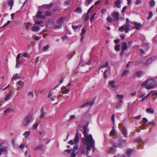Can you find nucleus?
I'll list each match as a JSON object with an SVG mask.
<instances>
[{"label":"nucleus","mask_w":157,"mask_h":157,"mask_svg":"<svg viewBox=\"0 0 157 157\" xmlns=\"http://www.w3.org/2000/svg\"><path fill=\"white\" fill-rule=\"evenodd\" d=\"M156 85L155 81L152 79H148L143 82L141 84L142 87L145 86V88L147 90H150L155 88Z\"/></svg>","instance_id":"f257e3e1"},{"label":"nucleus","mask_w":157,"mask_h":157,"mask_svg":"<svg viewBox=\"0 0 157 157\" xmlns=\"http://www.w3.org/2000/svg\"><path fill=\"white\" fill-rule=\"evenodd\" d=\"M82 142L84 145L87 146L86 150L87 152L91 150V147L92 148L93 152L95 151V148L94 147L95 140L93 139L89 141L86 142L84 138L82 139Z\"/></svg>","instance_id":"f03ea898"},{"label":"nucleus","mask_w":157,"mask_h":157,"mask_svg":"<svg viewBox=\"0 0 157 157\" xmlns=\"http://www.w3.org/2000/svg\"><path fill=\"white\" fill-rule=\"evenodd\" d=\"M83 134L84 135L85 138H83L84 139V140L86 142L89 141V140H92L93 139L92 136L91 134L87 135V127L86 126H83Z\"/></svg>","instance_id":"7ed1b4c3"},{"label":"nucleus","mask_w":157,"mask_h":157,"mask_svg":"<svg viewBox=\"0 0 157 157\" xmlns=\"http://www.w3.org/2000/svg\"><path fill=\"white\" fill-rule=\"evenodd\" d=\"M33 120V115L31 114L27 115L23 120L22 124L23 126H25Z\"/></svg>","instance_id":"20e7f679"},{"label":"nucleus","mask_w":157,"mask_h":157,"mask_svg":"<svg viewBox=\"0 0 157 157\" xmlns=\"http://www.w3.org/2000/svg\"><path fill=\"white\" fill-rule=\"evenodd\" d=\"M119 128L121 130L124 136L125 137H127V131L125 127L123 125L122 123L119 124Z\"/></svg>","instance_id":"39448f33"},{"label":"nucleus","mask_w":157,"mask_h":157,"mask_svg":"<svg viewBox=\"0 0 157 157\" xmlns=\"http://www.w3.org/2000/svg\"><path fill=\"white\" fill-rule=\"evenodd\" d=\"M115 147H122L126 145L125 140H120L114 144Z\"/></svg>","instance_id":"423d86ee"},{"label":"nucleus","mask_w":157,"mask_h":157,"mask_svg":"<svg viewBox=\"0 0 157 157\" xmlns=\"http://www.w3.org/2000/svg\"><path fill=\"white\" fill-rule=\"evenodd\" d=\"M111 16L113 18V20L118 21L119 20V14L118 12H115L112 13Z\"/></svg>","instance_id":"0eeeda50"},{"label":"nucleus","mask_w":157,"mask_h":157,"mask_svg":"<svg viewBox=\"0 0 157 157\" xmlns=\"http://www.w3.org/2000/svg\"><path fill=\"white\" fill-rule=\"evenodd\" d=\"M43 13L42 12L39 11L37 12L35 17L36 18H40L41 19H44L45 17L44 15H43Z\"/></svg>","instance_id":"6e6552de"},{"label":"nucleus","mask_w":157,"mask_h":157,"mask_svg":"<svg viewBox=\"0 0 157 157\" xmlns=\"http://www.w3.org/2000/svg\"><path fill=\"white\" fill-rule=\"evenodd\" d=\"M66 87L64 86H62L61 90L62 91L61 93L63 94H68L70 91V89L67 88H66Z\"/></svg>","instance_id":"1a4fd4ad"},{"label":"nucleus","mask_w":157,"mask_h":157,"mask_svg":"<svg viewBox=\"0 0 157 157\" xmlns=\"http://www.w3.org/2000/svg\"><path fill=\"white\" fill-rule=\"evenodd\" d=\"M65 17H61L56 20L57 23L63 26V20L65 19Z\"/></svg>","instance_id":"9d476101"},{"label":"nucleus","mask_w":157,"mask_h":157,"mask_svg":"<svg viewBox=\"0 0 157 157\" xmlns=\"http://www.w3.org/2000/svg\"><path fill=\"white\" fill-rule=\"evenodd\" d=\"M133 24L135 26L133 27V29H136L137 30H139L140 27H141V25L139 23L137 22H134Z\"/></svg>","instance_id":"9b49d317"},{"label":"nucleus","mask_w":157,"mask_h":157,"mask_svg":"<svg viewBox=\"0 0 157 157\" xmlns=\"http://www.w3.org/2000/svg\"><path fill=\"white\" fill-rule=\"evenodd\" d=\"M133 151V150L132 149H128L126 151L125 154L128 157H130L131 155L132 152Z\"/></svg>","instance_id":"f8f14e48"},{"label":"nucleus","mask_w":157,"mask_h":157,"mask_svg":"<svg viewBox=\"0 0 157 157\" xmlns=\"http://www.w3.org/2000/svg\"><path fill=\"white\" fill-rule=\"evenodd\" d=\"M121 1L120 0H117L114 2V4L116 8H120Z\"/></svg>","instance_id":"ddd939ff"},{"label":"nucleus","mask_w":157,"mask_h":157,"mask_svg":"<svg viewBox=\"0 0 157 157\" xmlns=\"http://www.w3.org/2000/svg\"><path fill=\"white\" fill-rule=\"evenodd\" d=\"M79 135L78 134V131L76 132L75 135V138L74 140V142L75 144L77 143L79 141Z\"/></svg>","instance_id":"4468645a"},{"label":"nucleus","mask_w":157,"mask_h":157,"mask_svg":"<svg viewBox=\"0 0 157 157\" xmlns=\"http://www.w3.org/2000/svg\"><path fill=\"white\" fill-rule=\"evenodd\" d=\"M109 64L108 62H106L104 64L101 65L99 67V69L100 70L101 69H103V68H107L109 67Z\"/></svg>","instance_id":"2eb2a0df"},{"label":"nucleus","mask_w":157,"mask_h":157,"mask_svg":"<svg viewBox=\"0 0 157 157\" xmlns=\"http://www.w3.org/2000/svg\"><path fill=\"white\" fill-rule=\"evenodd\" d=\"M40 113L41 114L40 116V119H43L44 118V115L45 114V111L44 110L43 107H42L41 109Z\"/></svg>","instance_id":"dca6fc26"},{"label":"nucleus","mask_w":157,"mask_h":157,"mask_svg":"<svg viewBox=\"0 0 157 157\" xmlns=\"http://www.w3.org/2000/svg\"><path fill=\"white\" fill-rule=\"evenodd\" d=\"M44 147V146L43 144H40L39 146H37L36 147L34 148V150L36 151L37 150H42Z\"/></svg>","instance_id":"f3484780"},{"label":"nucleus","mask_w":157,"mask_h":157,"mask_svg":"<svg viewBox=\"0 0 157 157\" xmlns=\"http://www.w3.org/2000/svg\"><path fill=\"white\" fill-rule=\"evenodd\" d=\"M128 48L126 42H123L122 45V49L126 50Z\"/></svg>","instance_id":"a211bd4d"},{"label":"nucleus","mask_w":157,"mask_h":157,"mask_svg":"<svg viewBox=\"0 0 157 157\" xmlns=\"http://www.w3.org/2000/svg\"><path fill=\"white\" fill-rule=\"evenodd\" d=\"M53 6V4L52 3H50L48 4H45L43 6V7L44 8H47L48 9L51 8Z\"/></svg>","instance_id":"6ab92c4d"},{"label":"nucleus","mask_w":157,"mask_h":157,"mask_svg":"<svg viewBox=\"0 0 157 157\" xmlns=\"http://www.w3.org/2000/svg\"><path fill=\"white\" fill-rule=\"evenodd\" d=\"M115 83V82L113 81H111L109 82L108 84L111 87L113 88H115L116 87L114 85Z\"/></svg>","instance_id":"aec40b11"},{"label":"nucleus","mask_w":157,"mask_h":157,"mask_svg":"<svg viewBox=\"0 0 157 157\" xmlns=\"http://www.w3.org/2000/svg\"><path fill=\"white\" fill-rule=\"evenodd\" d=\"M20 78L21 76L19 75L17 73L15 75H13L12 78V80H14L17 79H19Z\"/></svg>","instance_id":"412c9836"},{"label":"nucleus","mask_w":157,"mask_h":157,"mask_svg":"<svg viewBox=\"0 0 157 157\" xmlns=\"http://www.w3.org/2000/svg\"><path fill=\"white\" fill-rule=\"evenodd\" d=\"M82 18L85 21L87 20L89 18V13H87L83 14Z\"/></svg>","instance_id":"4be33fe9"},{"label":"nucleus","mask_w":157,"mask_h":157,"mask_svg":"<svg viewBox=\"0 0 157 157\" xmlns=\"http://www.w3.org/2000/svg\"><path fill=\"white\" fill-rule=\"evenodd\" d=\"M40 29V28L38 26H33L32 27V30L33 31L37 32Z\"/></svg>","instance_id":"5701e85b"},{"label":"nucleus","mask_w":157,"mask_h":157,"mask_svg":"<svg viewBox=\"0 0 157 157\" xmlns=\"http://www.w3.org/2000/svg\"><path fill=\"white\" fill-rule=\"evenodd\" d=\"M30 134V132L27 131L25 132L23 134V135L24 136L25 138H28L29 137V135Z\"/></svg>","instance_id":"b1692460"},{"label":"nucleus","mask_w":157,"mask_h":157,"mask_svg":"<svg viewBox=\"0 0 157 157\" xmlns=\"http://www.w3.org/2000/svg\"><path fill=\"white\" fill-rule=\"evenodd\" d=\"M152 61V58L147 59L144 63L145 65H147Z\"/></svg>","instance_id":"393cba45"},{"label":"nucleus","mask_w":157,"mask_h":157,"mask_svg":"<svg viewBox=\"0 0 157 157\" xmlns=\"http://www.w3.org/2000/svg\"><path fill=\"white\" fill-rule=\"evenodd\" d=\"M12 96V95L11 93H9L7 95L5 98V101H7L10 99V98H11Z\"/></svg>","instance_id":"a878e982"},{"label":"nucleus","mask_w":157,"mask_h":157,"mask_svg":"<svg viewBox=\"0 0 157 157\" xmlns=\"http://www.w3.org/2000/svg\"><path fill=\"white\" fill-rule=\"evenodd\" d=\"M21 53H19L17 56L16 58V63H20V59L21 58Z\"/></svg>","instance_id":"bb28decb"},{"label":"nucleus","mask_w":157,"mask_h":157,"mask_svg":"<svg viewBox=\"0 0 157 157\" xmlns=\"http://www.w3.org/2000/svg\"><path fill=\"white\" fill-rule=\"evenodd\" d=\"M149 4L151 7H153L155 5V2L154 0H150V1L149 2Z\"/></svg>","instance_id":"cd10ccee"},{"label":"nucleus","mask_w":157,"mask_h":157,"mask_svg":"<svg viewBox=\"0 0 157 157\" xmlns=\"http://www.w3.org/2000/svg\"><path fill=\"white\" fill-rule=\"evenodd\" d=\"M75 12L77 13H81L82 12V10L80 7H78L75 10Z\"/></svg>","instance_id":"c85d7f7f"},{"label":"nucleus","mask_w":157,"mask_h":157,"mask_svg":"<svg viewBox=\"0 0 157 157\" xmlns=\"http://www.w3.org/2000/svg\"><path fill=\"white\" fill-rule=\"evenodd\" d=\"M82 26V24H80L78 25H75L74 26L73 25H72V27L73 29H79L81 28Z\"/></svg>","instance_id":"c756f323"},{"label":"nucleus","mask_w":157,"mask_h":157,"mask_svg":"<svg viewBox=\"0 0 157 157\" xmlns=\"http://www.w3.org/2000/svg\"><path fill=\"white\" fill-rule=\"evenodd\" d=\"M63 79L62 78H61V80H60L59 83L53 89V90L56 89V88H58L60 85L63 83Z\"/></svg>","instance_id":"7c9ffc66"},{"label":"nucleus","mask_w":157,"mask_h":157,"mask_svg":"<svg viewBox=\"0 0 157 157\" xmlns=\"http://www.w3.org/2000/svg\"><path fill=\"white\" fill-rule=\"evenodd\" d=\"M146 112L148 113L152 114L154 113V110L151 109L150 108H148L146 109Z\"/></svg>","instance_id":"2f4dec72"},{"label":"nucleus","mask_w":157,"mask_h":157,"mask_svg":"<svg viewBox=\"0 0 157 157\" xmlns=\"http://www.w3.org/2000/svg\"><path fill=\"white\" fill-rule=\"evenodd\" d=\"M142 73V71H138L135 73V75L137 77H140Z\"/></svg>","instance_id":"473e14b6"},{"label":"nucleus","mask_w":157,"mask_h":157,"mask_svg":"<svg viewBox=\"0 0 157 157\" xmlns=\"http://www.w3.org/2000/svg\"><path fill=\"white\" fill-rule=\"evenodd\" d=\"M143 142L142 139L141 138L136 139L134 141V143H140Z\"/></svg>","instance_id":"72a5a7b5"},{"label":"nucleus","mask_w":157,"mask_h":157,"mask_svg":"<svg viewBox=\"0 0 157 157\" xmlns=\"http://www.w3.org/2000/svg\"><path fill=\"white\" fill-rule=\"evenodd\" d=\"M84 145L83 146V147H81L80 150L81 151V152L83 154L85 153V145L84 144Z\"/></svg>","instance_id":"f704fd0d"},{"label":"nucleus","mask_w":157,"mask_h":157,"mask_svg":"<svg viewBox=\"0 0 157 157\" xmlns=\"http://www.w3.org/2000/svg\"><path fill=\"white\" fill-rule=\"evenodd\" d=\"M116 147H115V145L114 144L112 147L110 148V150L109 152L110 153H113L115 150V148Z\"/></svg>","instance_id":"c9c22d12"},{"label":"nucleus","mask_w":157,"mask_h":157,"mask_svg":"<svg viewBox=\"0 0 157 157\" xmlns=\"http://www.w3.org/2000/svg\"><path fill=\"white\" fill-rule=\"evenodd\" d=\"M62 26L61 25L58 24L57 25H54V28L55 29H60L62 28Z\"/></svg>","instance_id":"e433bc0d"},{"label":"nucleus","mask_w":157,"mask_h":157,"mask_svg":"<svg viewBox=\"0 0 157 157\" xmlns=\"http://www.w3.org/2000/svg\"><path fill=\"white\" fill-rule=\"evenodd\" d=\"M8 4L9 6L10 7H13V0H10L8 2Z\"/></svg>","instance_id":"4c0bfd02"},{"label":"nucleus","mask_w":157,"mask_h":157,"mask_svg":"<svg viewBox=\"0 0 157 157\" xmlns=\"http://www.w3.org/2000/svg\"><path fill=\"white\" fill-rule=\"evenodd\" d=\"M120 44H117L115 46L114 48L115 50L117 51L119 50L120 47Z\"/></svg>","instance_id":"58836bf2"},{"label":"nucleus","mask_w":157,"mask_h":157,"mask_svg":"<svg viewBox=\"0 0 157 157\" xmlns=\"http://www.w3.org/2000/svg\"><path fill=\"white\" fill-rule=\"evenodd\" d=\"M115 133V130L114 128L110 131V135L111 136H114Z\"/></svg>","instance_id":"ea45409f"},{"label":"nucleus","mask_w":157,"mask_h":157,"mask_svg":"<svg viewBox=\"0 0 157 157\" xmlns=\"http://www.w3.org/2000/svg\"><path fill=\"white\" fill-rule=\"evenodd\" d=\"M128 70H126L124 71L123 73H122L121 75L122 76H124L126 75L128 73Z\"/></svg>","instance_id":"a19ab883"},{"label":"nucleus","mask_w":157,"mask_h":157,"mask_svg":"<svg viewBox=\"0 0 157 157\" xmlns=\"http://www.w3.org/2000/svg\"><path fill=\"white\" fill-rule=\"evenodd\" d=\"M49 46L48 45H47L46 46H44L43 48V51L44 52L46 51L49 48Z\"/></svg>","instance_id":"79ce46f5"},{"label":"nucleus","mask_w":157,"mask_h":157,"mask_svg":"<svg viewBox=\"0 0 157 157\" xmlns=\"http://www.w3.org/2000/svg\"><path fill=\"white\" fill-rule=\"evenodd\" d=\"M122 104L120 102L118 103L116 106V108L119 109H120L121 106Z\"/></svg>","instance_id":"37998d69"},{"label":"nucleus","mask_w":157,"mask_h":157,"mask_svg":"<svg viewBox=\"0 0 157 157\" xmlns=\"http://www.w3.org/2000/svg\"><path fill=\"white\" fill-rule=\"evenodd\" d=\"M106 20L108 22H111L112 21V19L111 17H109L106 18Z\"/></svg>","instance_id":"c03bdc74"},{"label":"nucleus","mask_w":157,"mask_h":157,"mask_svg":"<svg viewBox=\"0 0 157 157\" xmlns=\"http://www.w3.org/2000/svg\"><path fill=\"white\" fill-rule=\"evenodd\" d=\"M86 30L85 29L83 28L81 30V35H84V34H85L86 33Z\"/></svg>","instance_id":"a18cd8bd"},{"label":"nucleus","mask_w":157,"mask_h":157,"mask_svg":"<svg viewBox=\"0 0 157 157\" xmlns=\"http://www.w3.org/2000/svg\"><path fill=\"white\" fill-rule=\"evenodd\" d=\"M39 124L38 123H36V124H33V129L35 130L37 128Z\"/></svg>","instance_id":"49530a36"},{"label":"nucleus","mask_w":157,"mask_h":157,"mask_svg":"<svg viewBox=\"0 0 157 157\" xmlns=\"http://www.w3.org/2000/svg\"><path fill=\"white\" fill-rule=\"evenodd\" d=\"M7 147H4L3 148H2L0 149V151L2 152V153L3 152H6L7 151Z\"/></svg>","instance_id":"de8ad7c7"},{"label":"nucleus","mask_w":157,"mask_h":157,"mask_svg":"<svg viewBox=\"0 0 157 157\" xmlns=\"http://www.w3.org/2000/svg\"><path fill=\"white\" fill-rule=\"evenodd\" d=\"M28 95L29 96L31 95L32 96V98H33L34 97L33 91L32 90V91H29L28 94Z\"/></svg>","instance_id":"09e8293b"},{"label":"nucleus","mask_w":157,"mask_h":157,"mask_svg":"<svg viewBox=\"0 0 157 157\" xmlns=\"http://www.w3.org/2000/svg\"><path fill=\"white\" fill-rule=\"evenodd\" d=\"M124 26H122L120 27L118 29V31L120 32H123L124 29Z\"/></svg>","instance_id":"8fccbe9b"},{"label":"nucleus","mask_w":157,"mask_h":157,"mask_svg":"<svg viewBox=\"0 0 157 157\" xmlns=\"http://www.w3.org/2000/svg\"><path fill=\"white\" fill-rule=\"evenodd\" d=\"M142 120L143 122V124H146L147 122V119L145 117H144L143 118Z\"/></svg>","instance_id":"3c124183"},{"label":"nucleus","mask_w":157,"mask_h":157,"mask_svg":"<svg viewBox=\"0 0 157 157\" xmlns=\"http://www.w3.org/2000/svg\"><path fill=\"white\" fill-rule=\"evenodd\" d=\"M27 55H28V53L25 52L22 54L21 57L28 58V56H27Z\"/></svg>","instance_id":"603ef678"},{"label":"nucleus","mask_w":157,"mask_h":157,"mask_svg":"<svg viewBox=\"0 0 157 157\" xmlns=\"http://www.w3.org/2000/svg\"><path fill=\"white\" fill-rule=\"evenodd\" d=\"M75 115H71L70 116V119L69 120V121H71L72 119H75Z\"/></svg>","instance_id":"864d4df0"},{"label":"nucleus","mask_w":157,"mask_h":157,"mask_svg":"<svg viewBox=\"0 0 157 157\" xmlns=\"http://www.w3.org/2000/svg\"><path fill=\"white\" fill-rule=\"evenodd\" d=\"M60 10V9L58 6H56L55 8L53 10V11L55 12L56 11H59Z\"/></svg>","instance_id":"5fc2aeb1"},{"label":"nucleus","mask_w":157,"mask_h":157,"mask_svg":"<svg viewBox=\"0 0 157 157\" xmlns=\"http://www.w3.org/2000/svg\"><path fill=\"white\" fill-rule=\"evenodd\" d=\"M10 22H11V21H7V22L5 24L3 25V26L2 27V28H4V27H6L7 25H8L9 23H10Z\"/></svg>","instance_id":"6e6d98bb"},{"label":"nucleus","mask_w":157,"mask_h":157,"mask_svg":"<svg viewBox=\"0 0 157 157\" xmlns=\"http://www.w3.org/2000/svg\"><path fill=\"white\" fill-rule=\"evenodd\" d=\"M117 97L121 99L123 98V95L122 94H117Z\"/></svg>","instance_id":"4d7b16f0"},{"label":"nucleus","mask_w":157,"mask_h":157,"mask_svg":"<svg viewBox=\"0 0 157 157\" xmlns=\"http://www.w3.org/2000/svg\"><path fill=\"white\" fill-rule=\"evenodd\" d=\"M88 105V103H86L84 104H83L82 106H80V108H83L85 107L86 106H87Z\"/></svg>","instance_id":"13d9d810"},{"label":"nucleus","mask_w":157,"mask_h":157,"mask_svg":"<svg viewBox=\"0 0 157 157\" xmlns=\"http://www.w3.org/2000/svg\"><path fill=\"white\" fill-rule=\"evenodd\" d=\"M142 1L141 0H137L136 2V4L138 5L142 3Z\"/></svg>","instance_id":"bf43d9fd"},{"label":"nucleus","mask_w":157,"mask_h":157,"mask_svg":"<svg viewBox=\"0 0 157 157\" xmlns=\"http://www.w3.org/2000/svg\"><path fill=\"white\" fill-rule=\"evenodd\" d=\"M111 121L113 123L115 121V116L114 114H113L111 117Z\"/></svg>","instance_id":"052dcab7"},{"label":"nucleus","mask_w":157,"mask_h":157,"mask_svg":"<svg viewBox=\"0 0 157 157\" xmlns=\"http://www.w3.org/2000/svg\"><path fill=\"white\" fill-rule=\"evenodd\" d=\"M96 15V13H95L94 14H93L92 15V16L91 17L90 19V22H91L94 19V17H95Z\"/></svg>","instance_id":"680f3d73"},{"label":"nucleus","mask_w":157,"mask_h":157,"mask_svg":"<svg viewBox=\"0 0 157 157\" xmlns=\"http://www.w3.org/2000/svg\"><path fill=\"white\" fill-rule=\"evenodd\" d=\"M12 110V109L11 108H9L6 109V110L4 111V113H6L7 112H10Z\"/></svg>","instance_id":"e2e57ef3"},{"label":"nucleus","mask_w":157,"mask_h":157,"mask_svg":"<svg viewBox=\"0 0 157 157\" xmlns=\"http://www.w3.org/2000/svg\"><path fill=\"white\" fill-rule=\"evenodd\" d=\"M94 7V5H92L88 10L87 13H89L91 11L92 9Z\"/></svg>","instance_id":"0e129e2a"},{"label":"nucleus","mask_w":157,"mask_h":157,"mask_svg":"<svg viewBox=\"0 0 157 157\" xmlns=\"http://www.w3.org/2000/svg\"><path fill=\"white\" fill-rule=\"evenodd\" d=\"M51 13L50 11H48L46 12L45 13V15L47 16H49L51 15Z\"/></svg>","instance_id":"69168bd1"},{"label":"nucleus","mask_w":157,"mask_h":157,"mask_svg":"<svg viewBox=\"0 0 157 157\" xmlns=\"http://www.w3.org/2000/svg\"><path fill=\"white\" fill-rule=\"evenodd\" d=\"M152 15H153L152 12H150V13H149V17H148V19H151V17L152 16Z\"/></svg>","instance_id":"338daca9"},{"label":"nucleus","mask_w":157,"mask_h":157,"mask_svg":"<svg viewBox=\"0 0 157 157\" xmlns=\"http://www.w3.org/2000/svg\"><path fill=\"white\" fill-rule=\"evenodd\" d=\"M124 32L125 33H127L128 32L129 30V28H127V27H124Z\"/></svg>","instance_id":"774afa93"}]
</instances>
